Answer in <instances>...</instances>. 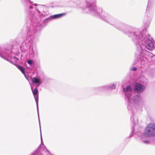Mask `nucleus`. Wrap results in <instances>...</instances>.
<instances>
[{
    "label": "nucleus",
    "mask_w": 155,
    "mask_h": 155,
    "mask_svg": "<svg viewBox=\"0 0 155 155\" xmlns=\"http://www.w3.org/2000/svg\"><path fill=\"white\" fill-rule=\"evenodd\" d=\"M144 135L146 137H152L155 135V124H148L145 129Z\"/></svg>",
    "instance_id": "1"
},
{
    "label": "nucleus",
    "mask_w": 155,
    "mask_h": 155,
    "mask_svg": "<svg viewBox=\"0 0 155 155\" xmlns=\"http://www.w3.org/2000/svg\"><path fill=\"white\" fill-rule=\"evenodd\" d=\"M144 89V87L140 84L139 83L136 84L135 90L137 91L138 92H142Z\"/></svg>",
    "instance_id": "2"
},
{
    "label": "nucleus",
    "mask_w": 155,
    "mask_h": 155,
    "mask_svg": "<svg viewBox=\"0 0 155 155\" xmlns=\"http://www.w3.org/2000/svg\"><path fill=\"white\" fill-rule=\"evenodd\" d=\"M32 81L33 83L38 84L37 86L41 84V80L36 77L32 79Z\"/></svg>",
    "instance_id": "3"
},
{
    "label": "nucleus",
    "mask_w": 155,
    "mask_h": 155,
    "mask_svg": "<svg viewBox=\"0 0 155 155\" xmlns=\"http://www.w3.org/2000/svg\"><path fill=\"white\" fill-rule=\"evenodd\" d=\"M65 15L66 13H62L60 14H56L52 15V18H60Z\"/></svg>",
    "instance_id": "4"
},
{
    "label": "nucleus",
    "mask_w": 155,
    "mask_h": 155,
    "mask_svg": "<svg viewBox=\"0 0 155 155\" xmlns=\"http://www.w3.org/2000/svg\"><path fill=\"white\" fill-rule=\"evenodd\" d=\"M154 46L153 43L151 42L147 44L146 47L149 50L152 51L153 49Z\"/></svg>",
    "instance_id": "5"
},
{
    "label": "nucleus",
    "mask_w": 155,
    "mask_h": 155,
    "mask_svg": "<svg viewBox=\"0 0 155 155\" xmlns=\"http://www.w3.org/2000/svg\"><path fill=\"white\" fill-rule=\"evenodd\" d=\"M17 68L25 76V69L23 67L20 65L16 66Z\"/></svg>",
    "instance_id": "6"
},
{
    "label": "nucleus",
    "mask_w": 155,
    "mask_h": 155,
    "mask_svg": "<svg viewBox=\"0 0 155 155\" xmlns=\"http://www.w3.org/2000/svg\"><path fill=\"white\" fill-rule=\"evenodd\" d=\"M131 89L129 86H126V88H124L123 89V91L124 93L126 92L127 91H131Z\"/></svg>",
    "instance_id": "7"
},
{
    "label": "nucleus",
    "mask_w": 155,
    "mask_h": 155,
    "mask_svg": "<svg viewBox=\"0 0 155 155\" xmlns=\"http://www.w3.org/2000/svg\"><path fill=\"white\" fill-rule=\"evenodd\" d=\"M33 94L34 96L36 95L37 94L38 95V88L36 87L34 90L32 91Z\"/></svg>",
    "instance_id": "8"
},
{
    "label": "nucleus",
    "mask_w": 155,
    "mask_h": 155,
    "mask_svg": "<svg viewBox=\"0 0 155 155\" xmlns=\"http://www.w3.org/2000/svg\"><path fill=\"white\" fill-rule=\"evenodd\" d=\"M28 63L30 64H32V63H33V61H32V60H28Z\"/></svg>",
    "instance_id": "9"
},
{
    "label": "nucleus",
    "mask_w": 155,
    "mask_h": 155,
    "mask_svg": "<svg viewBox=\"0 0 155 155\" xmlns=\"http://www.w3.org/2000/svg\"><path fill=\"white\" fill-rule=\"evenodd\" d=\"M132 70L134 71H135L136 70V68H134Z\"/></svg>",
    "instance_id": "10"
}]
</instances>
